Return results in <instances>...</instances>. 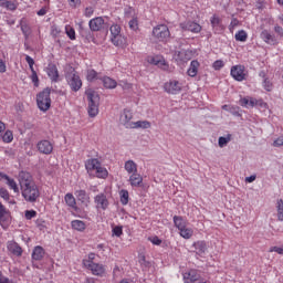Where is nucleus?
Wrapping results in <instances>:
<instances>
[{"mask_svg":"<svg viewBox=\"0 0 283 283\" xmlns=\"http://www.w3.org/2000/svg\"><path fill=\"white\" fill-rule=\"evenodd\" d=\"M17 180L19 182L20 193L23 201L34 205V202L41 198V189L39 188V185H36L32 174L21 170L18 174Z\"/></svg>","mask_w":283,"mask_h":283,"instance_id":"f257e3e1","label":"nucleus"},{"mask_svg":"<svg viewBox=\"0 0 283 283\" xmlns=\"http://www.w3.org/2000/svg\"><path fill=\"white\" fill-rule=\"evenodd\" d=\"M85 169L87 174H92V171H95L96 178H101L102 180L107 179L109 176V171H107V168L103 167L101 164V160L96 158H91L85 161Z\"/></svg>","mask_w":283,"mask_h":283,"instance_id":"f03ea898","label":"nucleus"},{"mask_svg":"<svg viewBox=\"0 0 283 283\" xmlns=\"http://www.w3.org/2000/svg\"><path fill=\"white\" fill-rule=\"evenodd\" d=\"M85 95L88 101V116L91 118H96V116H98V105H101V95L92 88L86 90Z\"/></svg>","mask_w":283,"mask_h":283,"instance_id":"7ed1b4c3","label":"nucleus"},{"mask_svg":"<svg viewBox=\"0 0 283 283\" xmlns=\"http://www.w3.org/2000/svg\"><path fill=\"white\" fill-rule=\"evenodd\" d=\"M175 227L179 231V235L184 238V240H191L193 238V229L187 227V220L181 216H175L172 218Z\"/></svg>","mask_w":283,"mask_h":283,"instance_id":"20e7f679","label":"nucleus"},{"mask_svg":"<svg viewBox=\"0 0 283 283\" xmlns=\"http://www.w3.org/2000/svg\"><path fill=\"white\" fill-rule=\"evenodd\" d=\"M36 104L41 112H48L52 107V98L50 97V90L46 88L36 95Z\"/></svg>","mask_w":283,"mask_h":283,"instance_id":"39448f33","label":"nucleus"},{"mask_svg":"<svg viewBox=\"0 0 283 283\" xmlns=\"http://www.w3.org/2000/svg\"><path fill=\"white\" fill-rule=\"evenodd\" d=\"M153 36L157 39V41H167L171 36L169 27H167L166 24H158L153 29Z\"/></svg>","mask_w":283,"mask_h":283,"instance_id":"423d86ee","label":"nucleus"},{"mask_svg":"<svg viewBox=\"0 0 283 283\" xmlns=\"http://www.w3.org/2000/svg\"><path fill=\"white\" fill-rule=\"evenodd\" d=\"M66 81L73 92H78L83 87V81L74 70L66 74Z\"/></svg>","mask_w":283,"mask_h":283,"instance_id":"0eeeda50","label":"nucleus"},{"mask_svg":"<svg viewBox=\"0 0 283 283\" xmlns=\"http://www.w3.org/2000/svg\"><path fill=\"white\" fill-rule=\"evenodd\" d=\"M146 61L150 65H157V67H160V70H164V72H171L169 63H167L163 55H149L147 56Z\"/></svg>","mask_w":283,"mask_h":283,"instance_id":"6e6552de","label":"nucleus"},{"mask_svg":"<svg viewBox=\"0 0 283 283\" xmlns=\"http://www.w3.org/2000/svg\"><path fill=\"white\" fill-rule=\"evenodd\" d=\"M119 123L125 127L126 129H132L134 127V112L132 109L125 108L120 116H119Z\"/></svg>","mask_w":283,"mask_h":283,"instance_id":"1a4fd4ad","label":"nucleus"},{"mask_svg":"<svg viewBox=\"0 0 283 283\" xmlns=\"http://www.w3.org/2000/svg\"><path fill=\"white\" fill-rule=\"evenodd\" d=\"M85 269H87V271H91L92 275H95L96 277H105V275H107V266L102 263L90 264L88 262H86Z\"/></svg>","mask_w":283,"mask_h":283,"instance_id":"9d476101","label":"nucleus"},{"mask_svg":"<svg viewBox=\"0 0 283 283\" xmlns=\"http://www.w3.org/2000/svg\"><path fill=\"white\" fill-rule=\"evenodd\" d=\"M184 32H192V34H200L202 32V25L193 21H185L179 24Z\"/></svg>","mask_w":283,"mask_h":283,"instance_id":"9b49d317","label":"nucleus"},{"mask_svg":"<svg viewBox=\"0 0 283 283\" xmlns=\"http://www.w3.org/2000/svg\"><path fill=\"white\" fill-rule=\"evenodd\" d=\"M230 75L234 81L242 82L247 81V71L244 69V65H234L230 70Z\"/></svg>","mask_w":283,"mask_h":283,"instance_id":"f8f14e48","label":"nucleus"},{"mask_svg":"<svg viewBox=\"0 0 283 283\" xmlns=\"http://www.w3.org/2000/svg\"><path fill=\"white\" fill-rule=\"evenodd\" d=\"M164 90L167 94H179V92H182V83L177 80H169L164 84Z\"/></svg>","mask_w":283,"mask_h":283,"instance_id":"ddd939ff","label":"nucleus"},{"mask_svg":"<svg viewBox=\"0 0 283 283\" xmlns=\"http://www.w3.org/2000/svg\"><path fill=\"white\" fill-rule=\"evenodd\" d=\"M36 147L38 151H40V154H44L45 156H50V154L54 151V145L48 139L40 140Z\"/></svg>","mask_w":283,"mask_h":283,"instance_id":"4468645a","label":"nucleus"},{"mask_svg":"<svg viewBox=\"0 0 283 283\" xmlns=\"http://www.w3.org/2000/svg\"><path fill=\"white\" fill-rule=\"evenodd\" d=\"M0 178H2V180H6V185L11 191H13V193H19V191H21V187L19 186V184H17V180H14V178L3 172H0Z\"/></svg>","mask_w":283,"mask_h":283,"instance_id":"2eb2a0df","label":"nucleus"},{"mask_svg":"<svg viewBox=\"0 0 283 283\" xmlns=\"http://www.w3.org/2000/svg\"><path fill=\"white\" fill-rule=\"evenodd\" d=\"M210 23L216 34H220V32H224V24H222V18H220V15L213 14L210 18Z\"/></svg>","mask_w":283,"mask_h":283,"instance_id":"dca6fc26","label":"nucleus"},{"mask_svg":"<svg viewBox=\"0 0 283 283\" xmlns=\"http://www.w3.org/2000/svg\"><path fill=\"white\" fill-rule=\"evenodd\" d=\"M105 25V19L103 17H96L90 20L88 28L91 32H101Z\"/></svg>","mask_w":283,"mask_h":283,"instance_id":"f3484780","label":"nucleus"},{"mask_svg":"<svg viewBox=\"0 0 283 283\" xmlns=\"http://www.w3.org/2000/svg\"><path fill=\"white\" fill-rule=\"evenodd\" d=\"M25 61L31 71L30 80L32 81L34 87H39V75L36 74V71L34 70V59H32V56H30V55H25Z\"/></svg>","mask_w":283,"mask_h":283,"instance_id":"a211bd4d","label":"nucleus"},{"mask_svg":"<svg viewBox=\"0 0 283 283\" xmlns=\"http://www.w3.org/2000/svg\"><path fill=\"white\" fill-rule=\"evenodd\" d=\"M241 107H255V105H264L262 99H255L253 97H243L239 101Z\"/></svg>","mask_w":283,"mask_h":283,"instance_id":"6ab92c4d","label":"nucleus"},{"mask_svg":"<svg viewBox=\"0 0 283 283\" xmlns=\"http://www.w3.org/2000/svg\"><path fill=\"white\" fill-rule=\"evenodd\" d=\"M94 202L97 209H103V211L109 207V200H107V196L105 193L95 196Z\"/></svg>","mask_w":283,"mask_h":283,"instance_id":"aec40b11","label":"nucleus"},{"mask_svg":"<svg viewBox=\"0 0 283 283\" xmlns=\"http://www.w3.org/2000/svg\"><path fill=\"white\" fill-rule=\"evenodd\" d=\"M19 25L24 39H30V34H32V28L30 27L28 19L22 18L19 22Z\"/></svg>","mask_w":283,"mask_h":283,"instance_id":"412c9836","label":"nucleus"},{"mask_svg":"<svg viewBox=\"0 0 283 283\" xmlns=\"http://www.w3.org/2000/svg\"><path fill=\"white\" fill-rule=\"evenodd\" d=\"M175 60L177 61V63H187L188 61H191V52L187 51V50H181L178 51L175 54Z\"/></svg>","mask_w":283,"mask_h":283,"instance_id":"4be33fe9","label":"nucleus"},{"mask_svg":"<svg viewBox=\"0 0 283 283\" xmlns=\"http://www.w3.org/2000/svg\"><path fill=\"white\" fill-rule=\"evenodd\" d=\"M46 74L51 78L52 83H59V69L54 64H49L46 67Z\"/></svg>","mask_w":283,"mask_h":283,"instance_id":"5701e85b","label":"nucleus"},{"mask_svg":"<svg viewBox=\"0 0 283 283\" xmlns=\"http://www.w3.org/2000/svg\"><path fill=\"white\" fill-rule=\"evenodd\" d=\"M7 249L8 251H10V253L17 255L18 258H21V255H23V249H21L19 247V243H17L15 241H9L7 243Z\"/></svg>","mask_w":283,"mask_h":283,"instance_id":"b1692460","label":"nucleus"},{"mask_svg":"<svg viewBox=\"0 0 283 283\" xmlns=\"http://www.w3.org/2000/svg\"><path fill=\"white\" fill-rule=\"evenodd\" d=\"M111 42L115 48H127V38H125L123 34L111 36Z\"/></svg>","mask_w":283,"mask_h":283,"instance_id":"393cba45","label":"nucleus"},{"mask_svg":"<svg viewBox=\"0 0 283 283\" xmlns=\"http://www.w3.org/2000/svg\"><path fill=\"white\" fill-rule=\"evenodd\" d=\"M124 169L128 174V176L138 174V164H136V161H134L132 159H128L124 164Z\"/></svg>","mask_w":283,"mask_h":283,"instance_id":"a878e982","label":"nucleus"},{"mask_svg":"<svg viewBox=\"0 0 283 283\" xmlns=\"http://www.w3.org/2000/svg\"><path fill=\"white\" fill-rule=\"evenodd\" d=\"M31 258L35 262H41V260L45 258V249H43L41 245H36L32 251Z\"/></svg>","mask_w":283,"mask_h":283,"instance_id":"bb28decb","label":"nucleus"},{"mask_svg":"<svg viewBox=\"0 0 283 283\" xmlns=\"http://www.w3.org/2000/svg\"><path fill=\"white\" fill-rule=\"evenodd\" d=\"M198 70H200V62H198V60H192L187 70L188 76L195 78V76H198Z\"/></svg>","mask_w":283,"mask_h":283,"instance_id":"cd10ccee","label":"nucleus"},{"mask_svg":"<svg viewBox=\"0 0 283 283\" xmlns=\"http://www.w3.org/2000/svg\"><path fill=\"white\" fill-rule=\"evenodd\" d=\"M128 182L130 187H143V175L138 172L129 175Z\"/></svg>","mask_w":283,"mask_h":283,"instance_id":"c85d7f7f","label":"nucleus"},{"mask_svg":"<svg viewBox=\"0 0 283 283\" xmlns=\"http://www.w3.org/2000/svg\"><path fill=\"white\" fill-rule=\"evenodd\" d=\"M75 196H76L78 202H82V205H84V207L90 206V195L87 193V191L76 190Z\"/></svg>","mask_w":283,"mask_h":283,"instance_id":"c756f323","label":"nucleus"},{"mask_svg":"<svg viewBox=\"0 0 283 283\" xmlns=\"http://www.w3.org/2000/svg\"><path fill=\"white\" fill-rule=\"evenodd\" d=\"M192 247L195 248V251L197 255H205L207 253V242L206 241H196Z\"/></svg>","mask_w":283,"mask_h":283,"instance_id":"7c9ffc66","label":"nucleus"},{"mask_svg":"<svg viewBox=\"0 0 283 283\" xmlns=\"http://www.w3.org/2000/svg\"><path fill=\"white\" fill-rule=\"evenodd\" d=\"M8 209L0 201V224L3 229H6V226L8 224Z\"/></svg>","mask_w":283,"mask_h":283,"instance_id":"2f4dec72","label":"nucleus"},{"mask_svg":"<svg viewBox=\"0 0 283 283\" xmlns=\"http://www.w3.org/2000/svg\"><path fill=\"white\" fill-rule=\"evenodd\" d=\"M64 201H65V205H67V207H70L71 209H74V211L78 209V207L76 206V198L72 192H67L64 196Z\"/></svg>","mask_w":283,"mask_h":283,"instance_id":"473e14b6","label":"nucleus"},{"mask_svg":"<svg viewBox=\"0 0 283 283\" xmlns=\"http://www.w3.org/2000/svg\"><path fill=\"white\" fill-rule=\"evenodd\" d=\"M103 82V85L106 90H116L118 83L116 80L109 77V76H104L101 78Z\"/></svg>","mask_w":283,"mask_h":283,"instance_id":"72a5a7b5","label":"nucleus"},{"mask_svg":"<svg viewBox=\"0 0 283 283\" xmlns=\"http://www.w3.org/2000/svg\"><path fill=\"white\" fill-rule=\"evenodd\" d=\"M71 227L74 229V231H80V233H83V231L87 229V224L81 220L71 221Z\"/></svg>","mask_w":283,"mask_h":283,"instance_id":"f704fd0d","label":"nucleus"},{"mask_svg":"<svg viewBox=\"0 0 283 283\" xmlns=\"http://www.w3.org/2000/svg\"><path fill=\"white\" fill-rule=\"evenodd\" d=\"M151 122L149 120H137L133 124V128L130 129H150Z\"/></svg>","mask_w":283,"mask_h":283,"instance_id":"c9c22d12","label":"nucleus"},{"mask_svg":"<svg viewBox=\"0 0 283 283\" xmlns=\"http://www.w3.org/2000/svg\"><path fill=\"white\" fill-rule=\"evenodd\" d=\"M261 39H262V41H264V43H268V44H273V45H275V36H273L270 32H269V30H263L262 32H261Z\"/></svg>","mask_w":283,"mask_h":283,"instance_id":"e433bc0d","label":"nucleus"},{"mask_svg":"<svg viewBox=\"0 0 283 283\" xmlns=\"http://www.w3.org/2000/svg\"><path fill=\"white\" fill-rule=\"evenodd\" d=\"M98 78H101V74L98 72L94 69L87 70L86 81H88V83H94L95 81H98Z\"/></svg>","mask_w":283,"mask_h":283,"instance_id":"4c0bfd02","label":"nucleus"},{"mask_svg":"<svg viewBox=\"0 0 283 283\" xmlns=\"http://www.w3.org/2000/svg\"><path fill=\"white\" fill-rule=\"evenodd\" d=\"M1 8H6V10H11L12 12L19 8L17 0H6Z\"/></svg>","mask_w":283,"mask_h":283,"instance_id":"58836bf2","label":"nucleus"},{"mask_svg":"<svg viewBox=\"0 0 283 283\" xmlns=\"http://www.w3.org/2000/svg\"><path fill=\"white\" fill-rule=\"evenodd\" d=\"M276 216H277V220L280 222H283V200L279 199L276 201Z\"/></svg>","mask_w":283,"mask_h":283,"instance_id":"ea45409f","label":"nucleus"},{"mask_svg":"<svg viewBox=\"0 0 283 283\" xmlns=\"http://www.w3.org/2000/svg\"><path fill=\"white\" fill-rule=\"evenodd\" d=\"M119 200L124 206L129 205V191L122 189L119 191Z\"/></svg>","mask_w":283,"mask_h":283,"instance_id":"a19ab883","label":"nucleus"},{"mask_svg":"<svg viewBox=\"0 0 283 283\" xmlns=\"http://www.w3.org/2000/svg\"><path fill=\"white\" fill-rule=\"evenodd\" d=\"M0 138L2 139L3 143L9 144V143H12V140H14V134L12 133V130H6L4 134L2 133Z\"/></svg>","mask_w":283,"mask_h":283,"instance_id":"79ce46f5","label":"nucleus"},{"mask_svg":"<svg viewBox=\"0 0 283 283\" xmlns=\"http://www.w3.org/2000/svg\"><path fill=\"white\" fill-rule=\"evenodd\" d=\"M234 38H235V41H240L241 43H244L249 39V34L247 33V31L240 30L235 33Z\"/></svg>","mask_w":283,"mask_h":283,"instance_id":"37998d69","label":"nucleus"},{"mask_svg":"<svg viewBox=\"0 0 283 283\" xmlns=\"http://www.w3.org/2000/svg\"><path fill=\"white\" fill-rule=\"evenodd\" d=\"M0 198H3L6 202H9V205H14V200L10 199V191L6 188H0Z\"/></svg>","mask_w":283,"mask_h":283,"instance_id":"c03bdc74","label":"nucleus"},{"mask_svg":"<svg viewBox=\"0 0 283 283\" xmlns=\"http://www.w3.org/2000/svg\"><path fill=\"white\" fill-rule=\"evenodd\" d=\"M65 34L69 36L71 41H76V31L72 28V25H65Z\"/></svg>","mask_w":283,"mask_h":283,"instance_id":"a18cd8bd","label":"nucleus"},{"mask_svg":"<svg viewBox=\"0 0 283 283\" xmlns=\"http://www.w3.org/2000/svg\"><path fill=\"white\" fill-rule=\"evenodd\" d=\"M94 260H96V254L94 252L88 253L87 258L83 259V261H82V264H83L84 269L87 268V263L88 264H94L95 263Z\"/></svg>","mask_w":283,"mask_h":283,"instance_id":"49530a36","label":"nucleus"},{"mask_svg":"<svg viewBox=\"0 0 283 283\" xmlns=\"http://www.w3.org/2000/svg\"><path fill=\"white\" fill-rule=\"evenodd\" d=\"M232 135L228 134L226 137H219V147H227L231 143Z\"/></svg>","mask_w":283,"mask_h":283,"instance_id":"de8ad7c7","label":"nucleus"},{"mask_svg":"<svg viewBox=\"0 0 283 283\" xmlns=\"http://www.w3.org/2000/svg\"><path fill=\"white\" fill-rule=\"evenodd\" d=\"M111 36H118L120 35V25L118 24H113L111 28Z\"/></svg>","mask_w":283,"mask_h":283,"instance_id":"09e8293b","label":"nucleus"},{"mask_svg":"<svg viewBox=\"0 0 283 283\" xmlns=\"http://www.w3.org/2000/svg\"><path fill=\"white\" fill-rule=\"evenodd\" d=\"M238 25H240V20H238V18H233L229 24V30L231 34H233V30H235Z\"/></svg>","mask_w":283,"mask_h":283,"instance_id":"8fccbe9b","label":"nucleus"},{"mask_svg":"<svg viewBox=\"0 0 283 283\" xmlns=\"http://www.w3.org/2000/svg\"><path fill=\"white\" fill-rule=\"evenodd\" d=\"M263 87L266 92H273V83H271V81H269V78H265L263 81Z\"/></svg>","mask_w":283,"mask_h":283,"instance_id":"3c124183","label":"nucleus"},{"mask_svg":"<svg viewBox=\"0 0 283 283\" xmlns=\"http://www.w3.org/2000/svg\"><path fill=\"white\" fill-rule=\"evenodd\" d=\"M130 30H138V18H134L128 22Z\"/></svg>","mask_w":283,"mask_h":283,"instance_id":"603ef678","label":"nucleus"},{"mask_svg":"<svg viewBox=\"0 0 283 283\" xmlns=\"http://www.w3.org/2000/svg\"><path fill=\"white\" fill-rule=\"evenodd\" d=\"M213 70H222L224 67V62L222 60H217L212 64Z\"/></svg>","mask_w":283,"mask_h":283,"instance_id":"864d4df0","label":"nucleus"},{"mask_svg":"<svg viewBox=\"0 0 283 283\" xmlns=\"http://www.w3.org/2000/svg\"><path fill=\"white\" fill-rule=\"evenodd\" d=\"M113 235H116V238H120L123 235V227L116 226L113 228Z\"/></svg>","mask_w":283,"mask_h":283,"instance_id":"5fc2aeb1","label":"nucleus"},{"mask_svg":"<svg viewBox=\"0 0 283 283\" xmlns=\"http://www.w3.org/2000/svg\"><path fill=\"white\" fill-rule=\"evenodd\" d=\"M270 253H277L279 255H283V245L280 247H272L269 250Z\"/></svg>","mask_w":283,"mask_h":283,"instance_id":"6e6d98bb","label":"nucleus"},{"mask_svg":"<svg viewBox=\"0 0 283 283\" xmlns=\"http://www.w3.org/2000/svg\"><path fill=\"white\" fill-rule=\"evenodd\" d=\"M8 72V66L6 65V61L0 57V74H6Z\"/></svg>","mask_w":283,"mask_h":283,"instance_id":"4d7b16f0","label":"nucleus"},{"mask_svg":"<svg viewBox=\"0 0 283 283\" xmlns=\"http://www.w3.org/2000/svg\"><path fill=\"white\" fill-rule=\"evenodd\" d=\"M25 218H27V220H32V218H36V211H34V210H27L25 211Z\"/></svg>","mask_w":283,"mask_h":283,"instance_id":"13d9d810","label":"nucleus"},{"mask_svg":"<svg viewBox=\"0 0 283 283\" xmlns=\"http://www.w3.org/2000/svg\"><path fill=\"white\" fill-rule=\"evenodd\" d=\"M274 32H275V34H277L279 36H282V38H283V28L280 27V24H275V25H274Z\"/></svg>","mask_w":283,"mask_h":283,"instance_id":"bf43d9fd","label":"nucleus"},{"mask_svg":"<svg viewBox=\"0 0 283 283\" xmlns=\"http://www.w3.org/2000/svg\"><path fill=\"white\" fill-rule=\"evenodd\" d=\"M283 146V135L276 138L273 143V147H282Z\"/></svg>","mask_w":283,"mask_h":283,"instance_id":"052dcab7","label":"nucleus"},{"mask_svg":"<svg viewBox=\"0 0 283 283\" xmlns=\"http://www.w3.org/2000/svg\"><path fill=\"white\" fill-rule=\"evenodd\" d=\"M151 244H155L156 247H160L163 244V240H160V238L158 237H154L153 239H150Z\"/></svg>","mask_w":283,"mask_h":283,"instance_id":"680f3d73","label":"nucleus"},{"mask_svg":"<svg viewBox=\"0 0 283 283\" xmlns=\"http://www.w3.org/2000/svg\"><path fill=\"white\" fill-rule=\"evenodd\" d=\"M92 14H94V8L87 7L84 11V15L90 19V17H92Z\"/></svg>","mask_w":283,"mask_h":283,"instance_id":"e2e57ef3","label":"nucleus"},{"mask_svg":"<svg viewBox=\"0 0 283 283\" xmlns=\"http://www.w3.org/2000/svg\"><path fill=\"white\" fill-rule=\"evenodd\" d=\"M69 6L71 8H78V6H81V0H69Z\"/></svg>","mask_w":283,"mask_h":283,"instance_id":"0e129e2a","label":"nucleus"},{"mask_svg":"<svg viewBox=\"0 0 283 283\" xmlns=\"http://www.w3.org/2000/svg\"><path fill=\"white\" fill-rule=\"evenodd\" d=\"M48 7H43L36 12L38 17H45V14H48Z\"/></svg>","mask_w":283,"mask_h":283,"instance_id":"69168bd1","label":"nucleus"},{"mask_svg":"<svg viewBox=\"0 0 283 283\" xmlns=\"http://www.w3.org/2000/svg\"><path fill=\"white\" fill-rule=\"evenodd\" d=\"M51 34L53 36H59V34H61V29H59L57 27H52Z\"/></svg>","mask_w":283,"mask_h":283,"instance_id":"338daca9","label":"nucleus"},{"mask_svg":"<svg viewBox=\"0 0 283 283\" xmlns=\"http://www.w3.org/2000/svg\"><path fill=\"white\" fill-rule=\"evenodd\" d=\"M255 178H256L255 175H251L250 177L245 178V182H255Z\"/></svg>","mask_w":283,"mask_h":283,"instance_id":"774afa93","label":"nucleus"}]
</instances>
